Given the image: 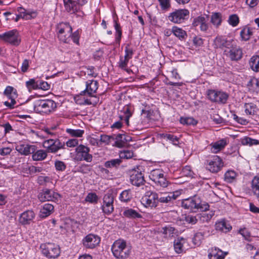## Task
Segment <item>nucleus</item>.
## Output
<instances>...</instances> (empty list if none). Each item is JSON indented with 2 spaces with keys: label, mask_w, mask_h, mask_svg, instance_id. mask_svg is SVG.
I'll return each mask as SVG.
<instances>
[{
  "label": "nucleus",
  "mask_w": 259,
  "mask_h": 259,
  "mask_svg": "<svg viewBox=\"0 0 259 259\" xmlns=\"http://www.w3.org/2000/svg\"><path fill=\"white\" fill-rule=\"evenodd\" d=\"M58 29V37L64 43H68L71 37L73 42L79 44V31L78 30L72 33V28L69 23H60L57 26Z\"/></svg>",
  "instance_id": "1"
},
{
  "label": "nucleus",
  "mask_w": 259,
  "mask_h": 259,
  "mask_svg": "<svg viewBox=\"0 0 259 259\" xmlns=\"http://www.w3.org/2000/svg\"><path fill=\"white\" fill-rule=\"evenodd\" d=\"M182 206L194 211L199 209L201 211L208 210L209 207L207 203L202 202L200 197L196 195L183 199L182 201Z\"/></svg>",
  "instance_id": "2"
},
{
  "label": "nucleus",
  "mask_w": 259,
  "mask_h": 259,
  "mask_svg": "<svg viewBox=\"0 0 259 259\" xmlns=\"http://www.w3.org/2000/svg\"><path fill=\"white\" fill-rule=\"evenodd\" d=\"M111 250L113 255L118 259L126 258L130 254V250L126 247V242L121 240L115 241L112 246Z\"/></svg>",
  "instance_id": "3"
},
{
  "label": "nucleus",
  "mask_w": 259,
  "mask_h": 259,
  "mask_svg": "<svg viewBox=\"0 0 259 259\" xmlns=\"http://www.w3.org/2000/svg\"><path fill=\"white\" fill-rule=\"evenodd\" d=\"M56 103L52 100H39L33 104V110L37 112L48 114L55 110Z\"/></svg>",
  "instance_id": "4"
},
{
  "label": "nucleus",
  "mask_w": 259,
  "mask_h": 259,
  "mask_svg": "<svg viewBox=\"0 0 259 259\" xmlns=\"http://www.w3.org/2000/svg\"><path fill=\"white\" fill-rule=\"evenodd\" d=\"M164 174L165 172L161 169H155L151 171L149 178L156 186L166 188L169 183Z\"/></svg>",
  "instance_id": "5"
},
{
  "label": "nucleus",
  "mask_w": 259,
  "mask_h": 259,
  "mask_svg": "<svg viewBox=\"0 0 259 259\" xmlns=\"http://www.w3.org/2000/svg\"><path fill=\"white\" fill-rule=\"evenodd\" d=\"M40 248L42 253L49 258H56L59 256L60 253V248L54 243L41 244Z\"/></svg>",
  "instance_id": "6"
},
{
  "label": "nucleus",
  "mask_w": 259,
  "mask_h": 259,
  "mask_svg": "<svg viewBox=\"0 0 259 259\" xmlns=\"http://www.w3.org/2000/svg\"><path fill=\"white\" fill-rule=\"evenodd\" d=\"M207 97L211 102L225 104L228 100L229 94L221 91L209 90L207 91Z\"/></svg>",
  "instance_id": "7"
},
{
  "label": "nucleus",
  "mask_w": 259,
  "mask_h": 259,
  "mask_svg": "<svg viewBox=\"0 0 259 259\" xmlns=\"http://www.w3.org/2000/svg\"><path fill=\"white\" fill-rule=\"evenodd\" d=\"M89 147L80 144L75 148V159L77 161H85L91 162L93 160V156L90 154Z\"/></svg>",
  "instance_id": "8"
},
{
  "label": "nucleus",
  "mask_w": 259,
  "mask_h": 259,
  "mask_svg": "<svg viewBox=\"0 0 259 259\" xmlns=\"http://www.w3.org/2000/svg\"><path fill=\"white\" fill-rule=\"evenodd\" d=\"M189 16V11L187 9H179L170 13L168 19L174 23H181L187 19Z\"/></svg>",
  "instance_id": "9"
},
{
  "label": "nucleus",
  "mask_w": 259,
  "mask_h": 259,
  "mask_svg": "<svg viewBox=\"0 0 259 259\" xmlns=\"http://www.w3.org/2000/svg\"><path fill=\"white\" fill-rule=\"evenodd\" d=\"M0 39L14 46H18L20 43L19 33L13 29L0 34Z\"/></svg>",
  "instance_id": "10"
},
{
  "label": "nucleus",
  "mask_w": 259,
  "mask_h": 259,
  "mask_svg": "<svg viewBox=\"0 0 259 259\" xmlns=\"http://www.w3.org/2000/svg\"><path fill=\"white\" fill-rule=\"evenodd\" d=\"M141 202L146 207L155 208L158 206V193L147 191L142 198Z\"/></svg>",
  "instance_id": "11"
},
{
  "label": "nucleus",
  "mask_w": 259,
  "mask_h": 259,
  "mask_svg": "<svg viewBox=\"0 0 259 259\" xmlns=\"http://www.w3.org/2000/svg\"><path fill=\"white\" fill-rule=\"evenodd\" d=\"M114 197L111 193H107L103 197L101 209L106 215L111 214L114 211Z\"/></svg>",
  "instance_id": "12"
},
{
  "label": "nucleus",
  "mask_w": 259,
  "mask_h": 259,
  "mask_svg": "<svg viewBox=\"0 0 259 259\" xmlns=\"http://www.w3.org/2000/svg\"><path fill=\"white\" fill-rule=\"evenodd\" d=\"M208 19L209 16L207 15L199 16L194 18L192 26L196 29L198 27L200 31L206 32L209 28Z\"/></svg>",
  "instance_id": "13"
},
{
  "label": "nucleus",
  "mask_w": 259,
  "mask_h": 259,
  "mask_svg": "<svg viewBox=\"0 0 259 259\" xmlns=\"http://www.w3.org/2000/svg\"><path fill=\"white\" fill-rule=\"evenodd\" d=\"M207 162V168L211 172H218L223 166L222 159L217 155L213 156Z\"/></svg>",
  "instance_id": "14"
},
{
  "label": "nucleus",
  "mask_w": 259,
  "mask_h": 259,
  "mask_svg": "<svg viewBox=\"0 0 259 259\" xmlns=\"http://www.w3.org/2000/svg\"><path fill=\"white\" fill-rule=\"evenodd\" d=\"M100 241L99 236L93 234H90L83 239L82 244L87 248L93 249L99 244Z\"/></svg>",
  "instance_id": "15"
},
{
  "label": "nucleus",
  "mask_w": 259,
  "mask_h": 259,
  "mask_svg": "<svg viewBox=\"0 0 259 259\" xmlns=\"http://www.w3.org/2000/svg\"><path fill=\"white\" fill-rule=\"evenodd\" d=\"M60 197V196L58 193L47 189L43 190L38 195V198L41 202L55 201Z\"/></svg>",
  "instance_id": "16"
},
{
  "label": "nucleus",
  "mask_w": 259,
  "mask_h": 259,
  "mask_svg": "<svg viewBox=\"0 0 259 259\" xmlns=\"http://www.w3.org/2000/svg\"><path fill=\"white\" fill-rule=\"evenodd\" d=\"M130 182L132 185L137 187L143 185L145 182L144 175L141 171L132 169L131 172Z\"/></svg>",
  "instance_id": "17"
},
{
  "label": "nucleus",
  "mask_w": 259,
  "mask_h": 259,
  "mask_svg": "<svg viewBox=\"0 0 259 259\" xmlns=\"http://www.w3.org/2000/svg\"><path fill=\"white\" fill-rule=\"evenodd\" d=\"M233 40H228L222 36H218L213 40V45L215 49L230 48L232 47Z\"/></svg>",
  "instance_id": "18"
},
{
  "label": "nucleus",
  "mask_w": 259,
  "mask_h": 259,
  "mask_svg": "<svg viewBox=\"0 0 259 259\" xmlns=\"http://www.w3.org/2000/svg\"><path fill=\"white\" fill-rule=\"evenodd\" d=\"M35 145L20 144L16 146V150L21 154L28 155L32 154L36 150Z\"/></svg>",
  "instance_id": "19"
},
{
  "label": "nucleus",
  "mask_w": 259,
  "mask_h": 259,
  "mask_svg": "<svg viewBox=\"0 0 259 259\" xmlns=\"http://www.w3.org/2000/svg\"><path fill=\"white\" fill-rule=\"evenodd\" d=\"M177 192L160 193L158 194V203H167L177 199L178 195Z\"/></svg>",
  "instance_id": "20"
},
{
  "label": "nucleus",
  "mask_w": 259,
  "mask_h": 259,
  "mask_svg": "<svg viewBox=\"0 0 259 259\" xmlns=\"http://www.w3.org/2000/svg\"><path fill=\"white\" fill-rule=\"evenodd\" d=\"M35 213L31 210H27L22 213L19 218V222L22 225L30 224L35 218Z\"/></svg>",
  "instance_id": "21"
},
{
  "label": "nucleus",
  "mask_w": 259,
  "mask_h": 259,
  "mask_svg": "<svg viewBox=\"0 0 259 259\" xmlns=\"http://www.w3.org/2000/svg\"><path fill=\"white\" fill-rule=\"evenodd\" d=\"M98 88V82L96 80H89L86 82V88L82 92L83 94L87 93L90 96L94 97L93 94L95 93Z\"/></svg>",
  "instance_id": "22"
},
{
  "label": "nucleus",
  "mask_w": 259,
  "mask_h": 259,
  "mask_svg": "<svg viewBox=\"0 0 259 259\" xmlns=\"http://www.w3.org/2000/svg\"><path fill=\"white\" fill-rule=\"evenodd\" d=\"M131 137L125 134H120L116 136L113 140H115L114 145L118 148H122L124 147L127 142L131 141Z\"/></svg>",
  "instance_id": "23"
},
{
  "label": "nucleus",
  "mask_w": 259,
  "mask_h": 259,
  "mask_svg": "<svg viewBox=\"0 0 259 259\" xmlns=\"http://www.w3.org/2000/svg\"><path fill=\"white\" fill-rule=\"evenodd\" d=\"M230 50L229 52V57L231 60L237 61L242 57V49L237 46H234L232 44V47H231Z\"/></svg>",
  "instance_id": "24"
},
{
  "label": "nucleus",
  "mask_w": 259,
  "mask_h": 259,
  "mask_svg": "<svg viewBox=\"0 0 259 259\" xmlns=\"http://www.w3.org/2000/svg\"><path fill=\"white\" fill-rule=\"evenodd\" d=\"M65 10L69 13H75L79 10L77 2L73 0H63Z\"/></svg>",
  "instance_id": "25"
},
{
  "label": "nucleus",
  "mask_w": 259,
  "mask_h": 259,
  "mask_svg": "<svg viewBox=\"0 0 259 259\" xmlns=\"http://www.w3.org/2000/svg\"><path fill=\"white\" fill-rule=\"evenodd\" d=\"M17 11L20 14L21 18L25 20H30L35 18L37 16V12L36 11H29L25 10L22 7H18Z\"/></svg>",
  "instance_id": "26"
},
{
  "label": "nucleus",
  "mask_w": 259,
  "mask_h": 259,
  "mask_svg": "<svg viewBox=\"0 0 259 259\" xmlns=\"http://www.w3.org/2000/svg\"><path fill=\"white\" fill-rule=\"evenodd\" d=\"M215 229L224 233H227L232 229V226L225 220H221L215 223Z\"/></svg>",
  "instance_id": "27"
},
{
  "label": "nucleus",
  "mask_w": 259,
  "mask_h": 259,
  "mask_svg": "<svg viewBox=\"0 0 259 259\" xmlns=\"http://www.w3.org/2000/svg\"><path fill=\"white\" fill-rule=\"evenodd\" d=\"M210 22L215 28H218L222 22V14L219 12L212 13L210 17Z\"/></svg>",
  "instance_id": "28"
},
{
  "label": "nucleus",
  "mask_w": 259,
  "mask_h": 259,
  "mask_svg": "<svg viewBox=\"0 0 259 259\" xmlns=\"http://www.w3.org/2000/svg\"><path fill=\"white\" fill-rule=\"evenodd\" d=\"M122 162L120 158L111 159L105 161L104 165L106 168L117 169L120 165Z\"/></svg>",
  "instance_id": "29"
},
{
  "label": "nucleus",
  "mask_w": 259,
  "mask_h": 259,
  "mask_svg": "<svg viewBox=\"0 0 259 259\" xmlns=\"http://www.w3.org/2000/svg\"><path fill=\"white\" fill-rule=\"evenodd\" d=\"M206 211L207 210L203 211L204 212L197 214L198 222L203 223L205 222H208L211 220L212 216L214 215V212L212 211L207 212Z\"/></svg>",
  "instance_id": "30"
},
{
  "label": "nucleus",
  "mask_w": 259,
  "mask_h": 259,
  "mask_svg": "<svg viewBox=\"0 0 259 259\" xmlns=\"http://www.w3.org/2000/svg\"><path fill=\"white\" fill-rule=\"evenodd\" d=\"M227 254V252H223L221 250L215 248L211 250L208 256L210 259H224Z\"/></svg>",
  "instance_id": "31"
},
{
  "label": "nucleus",
  "mask_w": 259,
  "mask_h": 259,
  "mask_svg": "<svg viewBox=\"0 0 259 259\" xmlns=\"http://www.w3.org/2000/svg\"><path fill=\"white\" fill-rule=\"evenodd\" d=\"M54 206L49 203L44 205L40 211V217L42 218H46L50 215L54 210Z\"/></svg>",
  "instance_id": "32"
},
{
  "label": "nucleus",
  "mask_w": 259,
  "mask_h": 259,
  "mask_svg": "<svg viewBox=\"0 0 259 259\" xmlns=\"http://www.w3.org/2000/svg\"><path fill=\"white\" fill-rule=\"evenodd\" d=\"M226 140L222 139L219 140L211 145V151L214 153H217L223 149L226 145Z\"/></svg>",
  "instance_id": "33"
},
{
  "label": "nucleus",
  "mask_w": 259,
  "mask_h": 259,
  "mask_svg": "<svg viewBox=\"0 0 259 259\" xmlns=\"http://www.w3.org/2000/svg\"><path fill=\"white\" fill-rule=\"evenodd\" d=\"M172 31L174 35L179 38L180 40H184L187 36L186 31L176 26L172 27Z\"/></svg>",
  "instance_id": "34"
},
{
  "label": "nucleus",
  "mask_w": 259,
  "mask_h": 259,
  "mask_svg": "<svg viewBox=\"0 0 259 259\" xmlns=\"http://www.w3.org/2000/svg\"><path fill=\"white\" fill-rule=\"evenodd\" d=\"M124 217L130 219H139L142 218V215L137 211L132 208H127L123 212Z\"/></svg>",
  "instance_id": "35"
},
{
  "label": "nucleus",
  "mask_w": 259,
  "mask_h": 259,
  "mask_svg": "<svg viewBox=\"0 0 259 259\" xmlns=\"http://www.w3.org/2000/svg\"><path fill=\"white\" fill-rule=\"evenodd\" d=\"M32 154V158L34 161L43 160L47 156V152L44 150H36Z\"/></svg>",
  "instance_id": "36"
},
{
  "label": "nucleus",
  "mask_w": 259,
  "mask_h": 259,
  "mask_svg": "<svg viewBox=\"0 0 259 259\" xmlns=\"http://www.w3.org/2000/svg\"><path fill=\"white\" fill-rule=\"evenodd\" d=\"M185 240L183 238H178L174 241V249L177 253H181L184 251L183 244Z\"/></svg>",
  "instance_id": "37"
},
{
  "label": "nucleus",
  "mask_w": 259,
  "mask_h": 259,
  "mask_svg": "<svg viewBox=\"0 0 259 259\" xmlns=\"http://www.w3.org/2000/svg\"><path fill=\"white\" fill-rule=\"evenodd\" d=\"M244 108L245 113L248 115H254L258 110L256 105L252 103H245Z\"/></svg>",
  "instance_id": "38"
},
{
  "label": "nucleus",
  "mask_w": 259,
  "mask_h": 259,
  "mask_svg": "<svg viewBox=\"0 0 259 259\" xmlns=\"http://www.w3.org/2000/svg\"><path fill=\"white\" fill-rule=\"evenodd\" d=\"M249 66L254 71H259V56H253L250 58Z\"/></svg>",
  "instance_id": "39"
},
{
  "label": "nucleus",
  "mask_w": 259,
  "mask_h": 259,
  "mask_svg": "<svg viewBox=\"0 0 259 259\" xmlns=\"http://www.w3.org/2000/svg\"><path fill=\"white\" fill-rule=\"evenodd\" d=\"M251 188L254 194L259 198V176L254 177L252 180Z\"/></svg>",
  "instance_id": "40"
},
{
  "label": "nucleus",
  "mask_w": 259,
  "mask_h": 259,
  "mask_svg": "<svg viewBox=\"0 0 259 259\" xmlns=\"http://www.w3.org/2000/svg\"><path fill=\"white\" fill-rule=\"evenodd\" d=\"M54 139L48 138L43 143V147L47 149L49 152L55 153L56 149L54 148Z\"/></svg>",
  "instance_id": "41"
},
{
  "label": "nucleus",
  "mask_w": 259,
  "mask_h": 259,
  "mask_svg": "<svg viewBox=\"0 0 259 259\" xmlns=\"http://www.w3.org/2000/svg\"><path fill=\"white\" fill-rule=\"evenodd\" d=\"M161 138L169 141L174 145H177L179 143L178 138L174 135L169 134H160Z\"/></svg>",
  "instance_id": "42"
},
{
  "label": "nucleus",
  "mask_w": 259,
  "mask_h": 259,
  "mask_svg": "<svg viewBox=\"0 0 259 259\" xmlns=\"http://www.w3.org/2000/svg\"><path fill=\"white\" fill-rule=\"evenodd\" d=\"M252 34L251 30L249 27L243 28L240 32V36L242 40L246 41L249 39L251 35Z\"/></svg>",
  "instance_id": "43"
},
{
  "label": "nucleus",
  "mask_w": 259,
  "mask_h": 259,
  "mask_svg": "<svg viewBox=\"0 0 259 259\" xmlns=\"http://www.w3.org/2000/svg\"><path fill=\"white\" fill-rule=\"evenodd\" d=\"M114 28L116 30L115 40L117 43H119L122 35V31L120 24L117 22V20L114 19Z\"/></svg>",
  "instance_id": "44"
},
{
  "label": "nucleus",
  "mask_w": 259,
  "mask_h": 259,
  "mask_svg": "<svg viewBox=\"0 0 259 259\" xmlns=\"http://www.w3.org/2000/svg\"><path fill=\"white\" fill-rule=\"evenodd\" d=\"M132 198V194L130 190H126L120 194L119 199L121 201L127 202Z\"/></svg>",
  "instance_id": "45"
},
{
  "label": "nucleus",
  "mask_w": 259,
  "mask_h": 259,
  "mask_svg": "<svg viewBox=\"0 0 259 259\" xmlns=\"http://www.w3.org/2000/svg\"><path fill=\"white\" fill-rule=\"evenodd\" d=\"M241 143L243 145L252 146L253 145L258 144L259 141L256 139H253L250 137H245L242 139Z\"/></svg>",
  "instance_id": "46"
},
{
  "label": "nucleus",
  "mask_w": 259,
  "mask_h": 259,
  "mask_svg": "<svg viewBox=\"0 0 259 259\" xmlns=\"http://www.w3.org/2000/svg\"><path fill=\"white\" fill-rule=\"evenodd\" d=\"M181 123L187 125H196L197 123V121L193 117H181L180 119Z\"/></svg>",
  "instance_id": "47"
},
{
  "label": "nucleus",
  "mask_w": 259,
  "mask_h": 259,
  "mask_svg": "<svg viewBox=\"0 0 259 259\" xmlns=\"http://www.w3.org/2000/svg\"><path fill=\"white\" fill-rule=\"evenodd\" d=\"M228 22L232 26L236 27L239 23V18L237 15L232 14L229 16Z\"/></svg>",
  "instance_id": "48"
},
{
  "label": "nucleus",
  "mask_w": 259,
  "mask_h": 259,
  "mask_svg": "<svg viewBox=\"0 0 259 259\" xmlns=\"http://www.w3.org/2000/svg\"><path fill=\"white\" fill-rule=\"evenodd\" d=\"M66 132L72 137H81L84 133V131L79 129L73 130L67 128Z\"/></svg>",
  "instance_id": "49"
},
{
  "label": "nucleus",
  "mask_w": 259,
  "mask_h": 259,
  "mask_svg": "<svg viewBox=\"0 0 259 259\" xmlns=\"http://www.w3.org/2000/svg\"><path fill=\"white\" fill-rule=\"evenodd\" d=\"M236 177V174L234 170H228L225 174V180L228 183L232 182Z\"/></svg>",
  "instance_id": "50"
},
{
  "label": "nucleus",
  "mask_w": 259,
  "mask_h": 259,
  "mask_svg": "<svg viewBox=\"0 0 259 259\" xmlns=\"http://www.w3.org/2000/svg\"><path fill=\"white\" fill-rule=\"evenodd\" d=\"M84 201L91 203L96 204L98 202V197L95 193H89L86 196Z\"/></svg>",
  "instance_id": "51"
},
{
  "label": "nucleus",
  "mask_w": 259,
  "mask_h": 259,
  "mask_svg": "<svg viewBox=\"0 0 259 259\" xmlns=\"http://www.w3.org/2000/svg\"><path fill=\"white\" fill-rule=\"evenodd\" d=\"M26 85L30 92L32 90L38 89V80L35 81L34 79H30L26 81Z\"/></svg>",
  "instance_id": "52"
},
{
  "label": "nucleus",
  "mask_w": 259,
  "mask_h": 259,
  "mask_svg": "<svg viewBox=\"0 0 259 259\" xmlns=\"http://www.w3.org/2000/svg\"><path fill=\"white\" fill-rule=\"evenodd\" d=\"M134 156V153L131 150H123L119 153V158L120 159H130L132 158Z\"/></svg>",
  "instance_id": "53"
},
{
  "label": "nucleus",
  "mask_w": 259,
  "mask_h": 259,
  "mask_svg": "<svg viewBox=\"0 0 259 259\" xmlns=\"http://www.w3.org/2000/svg\"><path fill=\"white\" fill-rule=\"evenodd\" d=\"M55 166L57 170L64 171L66 168L65 163L62 161L56 160L55 162Z\"/></svg>",
  "instance_id": "54"
},
{
  "label": "nucleus",
  "mask_w": 259,
  "mask_h": 259,
  "mask_svg": "<svg viewBox=\"0 0 259 259\" xmlns=\"http://www.w3.org/2000/svg\"><path fill=\"white\" fill-rule=\"evenodd\" d=\"M185 220L187 223L192 225H194L198 222L197 214L195 216H193L191 215H187L185 218Z\"/></svg>",
  "instance_id": "55"
},
{
  "label": "nucleus",
  "mask_w": 259,
  "mask_h": 259,
  "mask_svg": "<svg viewBox=\"0 0 259 259\" xmlns=\"http://www.w3.org/2000/svg\"><path fill=\"white\" fill-rule=\"evenodd\" d=\"M203 235L202 233H197L194 235L193 238V242L195 245L198 246L200 244Z\"/></svg>",
  "instance_id": "56"
},
{
  "label": "nucleus",
  "mask_w": 259,
  "mask_h": 259,
  "mask_svg": "<svg viewBox=\"0 0 259 259\" xmlns=\"http://www.w3.org/2000/svg\"><path fill=\"white\" fill-rule=\"evenodd\" d=\"M38 89L42 90H48L50 88V85L46 81L42 80H38Z\"/></svg>",
  "instance_id": "57"
},
{
  "label": "nucleus",
  "mask_w": 259,
  "mask_h": 259,
  "mask_svg": "<svg viewBox=\"0 0 259 259\" xmlns=\"http://www.w3.org/2000/svg\"><path fill=\"white\" fill-rule=\"evenodd\" d=\"M114 138L111 136H109L106 135H101L100 136V141L106 144H109L111 142V140H113Z\"/></svg>",
  "instance_id": "58"
},
{
  "label": "nucleus",
  "mask_w": 259,
  "mask_h": 259,
  "mask_svg": "<svg viewBox=\"0 0 259 259\" xmlns=\"http://www.w3.org/2000/svg\"><path fill=\"white\" fill-rule=\"evenodd\" d=\"M65 143H61L59 140L56 139H54V148L56 149L55 152L58 151L59 149L64 148Z\"/></svg>",
  "instance_id": "59"
},
{
  "label": "nucleus",
  "mask_w": 259,
  "mask_h": 259,
  "mask_svg": "<svg viewBox=\"0 0 259 259\" xmlns=\"http://www.w3.org/2000/svg\"><path fill=\"white\" fill-rule=\"evenodd\" d=\"M129 60V59H127L125 58L123 59L122 57H120L119 62H118V66L122 69H125V68H126L127 66Z\"/></svg>",
  "instance_id": "60"
},
{
  "label": "nucleus",
  "mask_w": 259,
  "mask_h": 259,
  "mask_svg": "<svg viewBox=\"0 0 259 259\" xmlns=\"http://www.w3.org/2000/svg\"><path fill=\"white\" fill-rule=\"evenodd\" d=\"M125 53L124 58L129 60L132 58L134 52L133 49L129 48V45H127L125 47Z\"/></svg>",
  "instance_id": "61"
},
{
  "label": "nucleus",
  "mask_w": 259,
  "mask_h": 259,
  "mask_svg": "<svg viewBox=\"0 0 259 259\" xmlns=\"http://www.w3.org/2000/svg\"><path fill=\"white\" fill-rule=\"evenodd\" d=\"M162 232L166 236H170L174 233V228L173 227L167 226L162 228Z\"/></svg>",
  "instance_id": "62"
},
{
  "label": "nucleus",
  "mask_w": 259,
  "mask_h": 259,
  "mask_svg": "<svg viewBox=\"0 0 259 259\" xmlns=\"http://www.w3.org/2000/svg\"><path fill=\"white\" fill-rule=\"evenodd\" d=\"M233 118L235 121L241 124L246 125L248 123V121L246 119L242 117H238L235 114H233Z\"/></svg>",
  "instance_id": "63"
},
{
  "label": "nucleus",
  "mask_w": 259,
  "mask_h": 259,
  "mask_svg": "<svg viewBox=\"0 0 259 259\" xmlns=\"http://www.w3.org/2000/svg\"><path fill=\"white\" fill-rule=\"evenodd\" d=\"M66 144L68 147H74L76 146H78V141L76 139H69L66 142Z\"/></svg>",
  "instance_id": "64"
}]
</instances>
